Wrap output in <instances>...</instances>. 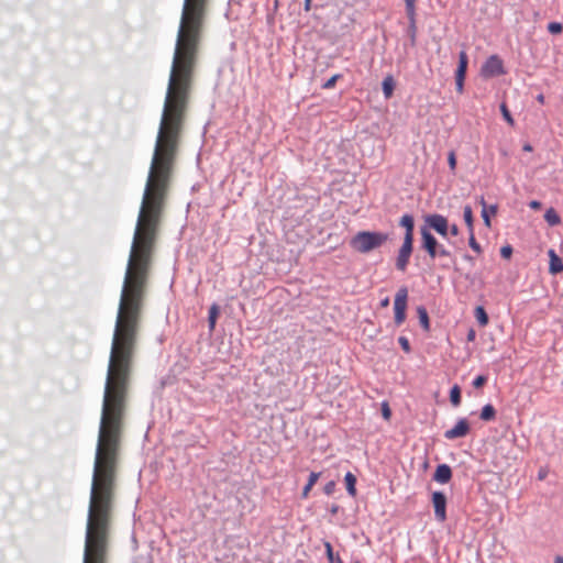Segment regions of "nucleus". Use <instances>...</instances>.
I'll return each instance as SVG.
<instances>
[{
  "instance_id": "nucleus-1",
  "label": "nucleus",
  "mask_w": 563,
  "mask_h": 563,
  "mask_svg": "<svg viewBox=\"0 0 563 563\" xmlns=\"http://www.w3.org/2000/svg\"><path fill=\"white\" fill-rule=\"evenodd\" d=\"M389 240L388 233L360 231L350 241L351 247L362 254L369 253L383 246Z\"/></svg>"
},
{
  "instance_id": "nucleus-2",
  "label": "nucleus",
  "mask_w": 563,
  "mask_h": 563,
  "mask_svg": "<svg viewBox=\"0 0 563 563\" xmlns=\"http://www.w3.org/2000/svg\"><path fill=\"white\" fill-rule=\"evenodd\" d=\"M506 74L504 62L498 55L489 56L481 68V76L493 78Z\"/></svg>"
},
{
  "instance_id": "nucleus-3",
  "label": "nucleus",
  "mask_w": 563,
  "mask_h": 563,
  "mask_svg": "<svg viewBox=\"0 0 563 563\" xmlns=\"http://www.w3.org/2000/svg\"><path fill=\"white\" fill-rule=\"evenodd\" d=\"M407 298H408L407 288L406 287L399 288L395 296V301H394L395 322L397 325H400L406 319Z\"/></svg>"
},
{
  "instance_id": "nucleus-4",
  "label": "nucleus",
  "mask_w": 563,
  "mask_h": 563,
  "mask_svg": "<svg viewBox=\"0 0 563 563\" xmlns=\"http://www.w3.org/2000/svg\"><path fill=\"white\" fill-rule=\"evenodd\" d=\"M413 249V238H404L401 247L399 249L396 260V267L400 272H405L409 264V260Z\"/></svg>"
},
{
  "instance_id": "nucleus-5",
  "label": "nucleus",
  "mask_w": 563,
  "mask_h": 563,
  "mask_svg": "<svg viewBox=\"0 0 563 563\" xmlns=\"http://www.w3.org/2000/svg\"><path fill=\"white\" fill-rule=\"evenodd\" d=\"M432 506L434 516L438 521L444 522L446 520V497L442 492H434L432 494Z\"/></svg>"
},
{
  "instance_id": "nucleus-6",
  "label": "nucleus",
  "mask_w": 563,
  "mask_h": 563,
  "mask_svg": "<svg viewBox=\"0 0 563 563\" xmlns=\"http://www.w3.org/2000/svg\"><path fill=\"white\" fill-rule=\"evenodd\" d=\"M426 223L442 236H448L449 222L445 217L439 213L426 217Z\"/></svg>"
},
{
  "instance_id": "nucleus-7",
  "label": "nucleus",
  "mask_w": 563,
  "mask_h": 563,
  "mask_svg": "<svg viewBox=\"0 0 563 563\" xmlns=\"http://www.w3.org/2000/svg\"><path fill=\"white\" fill-rule=\"evenodd\" d=\"M421 240H422V249L428 253V255L432 260L438 257L439 242L431 234V232L428 229H426V228L421 229Z\"/></svg>"
},
{
  "instance_id": "nucleus-8",
  "label": "nucleus",
  "mask_w": 563,
  "mask_h": 563,
  "mask_svg": "<svg viewBox=\"0 0 563 563\" xmlns=\"http://www.w3.org/2000/svg\"><path fill=\"white\" fill-rule=\"evenodd\" d=\"M470 432V424L466 419H460L456 424L450 429L446 430L444 433V437L448 440H454L459 438L465 437Z\"/></svg>"
},
{
  "instance_id": "nucleus-9",
  "label": "nucleus",
  "mask_w": 563,
  "mask_h": 563,
  "mask_svg": "<svg viewBox=\"0 0 563 563\" xmlns=\"http://www.w3.org/2000/svg\"><path fill=\"white\" fill-rule=\"evenodd\" d=\"M452 478V470L448 464L438 465L433 479L440 484H446Z\"/></svg>"
},
{
  "instance_id": "nucleus-10",
  "label": "nucleus",
  "mask_w": 563,
  "mask_h": 563,
  "mask_svg": "<svg viewBox=\"0 0 563 563\" xmlns=\"http://www.w3.org/2000/svg\"><path fill=\"white\" fill-rule=\"evenodd\" d=\"M548 255L550 258L549 263V273L552 275H556L563 272V262L561 257L555 253L553 249L548 251Z\"/></svg>"
},
{
  "instance_id": "nucleus-11",
  "label": "nucleus",
  "mask_w": 563,
  "mask_h": 563,
  "mask_svg": "<svg viewBox=\"0 0 563 563\" xmlns=\"http://www.w3.org/2000/svg\"><path fill=\"white\" fill-rule=\"evenodd\" d=\"M467 65H468L467 54L465 51H461L459 54V65H457L455 75L465 77L466 70H467Z\"/></svg>"
},
{
  "instance_id": "nucleus-12",
  "label": "nucleus",
  "mask_w": 563,
  "mask_h": 563,
  "mask_svg": "<svg viewBox=\"0 0 563 563\" xmlns=\"http://www.w3.org/2000/svg\"><path fill=\"white\" fill-rule=\"evenodd\" d=\"M400 225L406 229L405 238H413V218L410 214H404L400 219Z\"/></svg>"
},
{
  "instance_id": "nucleus-13",
  "label": "nucleus",
  "mask_w": 563,
  "mask_h": 563,
  "mask_svg": "<svg viewBox=\"0 0 563 563\" xmlns=\"http://www.w3.org/2000/svg\"><path fill=\"white\" fill-rule=\"evenodd\" d=\"M320 477V473H317V472H311L310 475H309V478H308V482L307 484L305 485L303 489H302V493H301V497L303 499L308 498L312 487L314 486V484L317 483V481L319 479Z\"/></svg>"
},
{
  "instance_id": "nucleus-14",
  "label": "nucleus",
  "mask_w": 563,
  "mask_h": 563,
  "mask_svg": "<svg viewBox=\"0 0 563 563\" xmlns=\"http://www.w3.org/2000/svg\"><path fill=\"white\" fill-rule=\"evenodd\" d=\"M382 88H383L385 98L389 99L393 96L394 89H395V81H394L393 76L388 75L384 78Z\"/></svg>"
},
{
  "instance_id": "nucleus-15",
  "label": "nucleus",
  "mask_w": 563,
  "mask_h": 563,
  "mask_svg": "<svg viewBox=\"0 0 563 563\" xmlns=\"http://www.w3.org/2000/svg\"><path fill=\"white\" fill-rule=\"evenodd\" d=\"M481 203L483 205L482 217H483L484 223H485V225L487 228H489L490 227V219H489L490 214H493V216L496 214L497 207L496 206H490L489 209H487L484 198H482Z\"/></svg>"
},
{
  "instance_id": "nucleus-16",
  "label": "nucleus",
  "mask_w": 563,
  "mask_h": 563,
  "mask_svg": "<svg viewBox=\"0 0 563 563\" xmlns=\"http://www.w3.org/2000/svg\"><path fill=\"white\" fill-rule=\"evenodd\" d=\"M544 219L549 225L554 227L561 223V218L554 208H549L544 213Z\"/></svg>"
},
{
  "instance_id": "nucleus-17",
  "label": "nucleus",
  "mask_w": 563,
  "mask_h": 563,
  "mask_svg": "<svg viewBox=\"0 0 563 563\" xmlns=\"http://www.w3.org/2000/svg\"><path fill=\"white\" fill-rule=\"evenodd\" d=\"M407 16L412 27L416 23V0H405Z\"/></svg>"
},
{
  "instance_id": "nucleus-18",
  "label": "nucleus",
  "mask_w": 563,
  "mask_h": 563,
  "mask_svg": "<svg viewBox=\"0 0 563 563\" xmlns=\"http://www.w3.org/2000/svg\"><path fill=\"white\" fill-rule=\"evenodd\" d=\"M344 481H345V485H346V490L347 493L354 497L356 495V477L351 473H346L345 477H344Z\"/></svg>"
},
{
  "instance_id": "nucleus-19",
  "label": "nucleus",
  "mask_w": 563,
  "mask_h": 563,
  "mask_svg": "<svg viewBox=\"0 0 563 563\" xmlns=\"http://www.w3.org/2000/svg\"><path fill=\"white\" fill-rule=\"evenodd\" d=\"M496 418V410L493 405L487 404L481 411V419L484 421H492Z\"/></svg>"
},
{
  "instance_id": "nucleus-20",
  "label": "nucleus",
  "mask_w": 563,
  "mask_h": 563,
  "mask_svg": "<svg viewBox=\"0 0 563 563\" xmlns=\"http://www.w3.org/2000/svg\"><path fill=\"white\" fill-rule=\"evenodd\" d=\"M463 218L467 225L468 232L472 233L474 231V219H473V210L471 206H465L463 209Z\"/></svg>"
},
{
  "instance_id": "nucleus-21",
  "label": "nucleus",
  "mask_w": 563,
  "mask_h": 563,
  "mask_svg": "<svg viewBox=\"0 0 563 563\" xmlns=\"http://www.w3.org/2000/svg\"><path fill=\"white\" fill-rule=\"evenodd\" d=\"M323 544L325 548L327 558L330 563H343V561L341 560V558L339 555H334L332 545L329 541H324Z\"/></svg>"
},
{
  "instance_id": "nucleus-22",
  "label": "nucleus",
  "mask_w": 563,
  "mask_h": 563,
  "mask_svg": "<svg viewBox=\"0 0 563 563\" xmlns=\"http://www.w3.org/2000/svg\"><path fill=\"white\" fill-rule=\"evenodd\" d=\"M450 400L453 406L457 407L461 404V388L459 385H454L450 391Z\"/></svg>"
},
{
  "instance_id": "nucleus-23",
  "label": "nucleus",
  "mask_w": 563,
  "mask_h": 563,
  "mask_svg": "<svg viewBox=\"0 0 563 563\" xmlns=\"http://www.w3.org/2000/svg\"><path fill=\"white\" fill-rule=\"evenodd\" d=\"M417 312H418V317H419V321H420L421 325L423 327L424 330L428 331L430 328V323H429V316H428L427 310L423 307H419L417 309Z\"/></svg>"
},
{
  "instance_id": "nucleus-24",
  "label": "nucleus",
  "mask_w": 563,
  "mask_h": 563,
  "mask_svg": "<svg viewBox=\"0 0 563 563\" xmlns=\"http://www.w3.org/2000/svg\"><path fill=\"white\" fill-rule=\"evenodd\" d=\"M475 318L478 321V323L483 327L488 323V316L485 309L481 306L476 307L475 309Z\"/></svg>"
},
{
  "instance_id": "nucleus-25",
  "label": "nucleus",
  "mask_w": 563,
  "mask_h": 563,
  "mask_svg": "<svg viewBox=\"0 0 563 563\" xmlns=\"http://www.w3.org/2000/svg\"><path fill=\"white\" fill-rule=\"evenodd\" d=\"M219 309L217 305H212L209 310V327L210 330H213L216 327L217 318H218Z\"/></svg>"
},
{
  "instance_id": "nucleus-26",
  "label": "nucleus",
  "mask_w": 563,
  "mask_h": 563,
  "mask_svg": "<svg viewBox=\"0 0 563 563\" xmlns=\"http://www.w3.org/2000/svg\"><path fill=\"white\" fill-rule=\"evenodd\" d=\"M548 31L554 35L561 34L563 32V24L560 22H551L548 24Z\"/></svg>"
},
{
  "instance_id": "nucleus-27",
  "label": "nucleus",
  "mask_w": 563,
  "mask_h": 563,
  "mask_svg": "<svg viewBox=\"0 0 563 563\" xmlns=\"http://www.w3.org/2000/svg\"><path fill=\"white\" fill-rule=\"evenodd\" d=\"M468 244H470L471 249L473 251H475L476 253H481L482 252V247H481L479 243L475 239L474 231H472V233H470Z\"/></svg>"
},
{
  "instance_id": "nucleus-28",
  "label": "nucleus",
  "mask_w": 563,
  "mask_h": 563,
  "mask_svg": "<svg viewBox=\"0 0 563 563\" xmlns=\"http://www.w3.org/2000/svg\"><path fill=\"white\" fill-rule=\"evenodd\" d=\"M500 111L503 113L504 119L510 124L514 125L515 121L505 103L500 106Z\"/></svg>"
},
{
  "instance_id": "nucleus-29",
  "label": "nucleus",
  "mask_w": 563,
  "mask_h": 563,
  "mask_svg": "<svg viewBox=\"0 0 563 563\" xmlns=\"http://www.w3.org/2000/svg\"><path fill=\"white\" fill-rule=\"evenodd\" d=\"M512 246L507 244V245H504L501 249H500V255L501 257L506 258V260H509L512 255Z\"/></svg>"
},
{
  "instance_id": "nucleus-30",
  "label": "nucleus",
  "mask_w": 563,
  "mask_h": 563,
  "mask_svg": "<svg viewBox=\"0 0 563 563\" xmlns=\"http://www.w3.org/2000/svg\"><path fill=\"white\" fill-rule=\"evenodd\" d=\"M382 416L385 420H389L391 417V410L386 401L382 404Z\"/></svg>"
},
{
  "instance_id": "nucleus-31",
  "label": "nucleus",
  "mask_w": 563,
  "mask_h": 563,
  "mask_svg": "<svg viewBox=\"0 0 563 563\" xmlns=\"http://www.w3.org/2000/svg\"><path fill=\"white\" fill-rule=\"evenodd\" d=\"M464 80L465 77L455 75V87L459 93H462L464 90Z\"/></svg>"
},
{
  "instance_id": "nucleus-32",
  "label": "nucleus",
  "mask_w": 563,
  "mask_h": 563,
  "mask_svg": "<svg viewBox=\"0 0 563 563\" xmlns=\"http://www.w3.org/2000/svg\"><path fill=\"white\" fill-rule=\"evenodd\" d=\"M340 78V75H333L331 78H329L324 84H323V88L324 89H331L335 86V82L336 80Z\"/></svg>"
},
{
  "instance_id": "nucleus-33",
  "label": "nucleus",
  "mask_w": 563,
  "mask_h": 563,
  "mask_svg": "<svg viewBox=\"0 0 563 563\" xmlns=\"http://www.w3.org/2000/svg\"><path fill=\"white\" fill-rule=\"evenodd\" d=\"M487 382V377L484 376V375H479L477 376L474 380H473V386L475 388H481L483 387Z\"/></svg>"
},
{
  "instance_id": "nucleus-34",
  "label": "nucleus",
  "mask_w": 563,
  "mask_h": 563,
  "mask_svg": "<svg viewBox=\"0 0 563 563\" xmlns=\"http://www.w3.org/2000/svg\"><path fill=\"white\" fill-rule=\"evenodd\" d=\"M398 342L400 344V346L402 347V350L406 352V353H409L410 352V344H409V341L406 336H400L398 339Z\"/></svg>"
},
{
  "instance_id": "nucleus-35",
  "label": "nucleus",
  "mask_w": 563,
  "mask_h": 563,
  "mask_svg": "<svg viewBox=\"0 0 563 563\" xmlns=\"http://www.w3.org/2000/svg\"><path fill=\"white\" fill-rule=\"evenodd\" d=\"M438 256H440V257H451L452 254L443 245L439 244V246H438Z\"/></svg>"
},
{
  "instance_id": "nucleus-36",
  "label": "nucleus",
  "mask_w": 563,
  "mask_h": 563,
  "mask_svg": "<svg viewBox=\"0 0 563 563\" xmlns=\"http://www.w3.org/2000/svg\"><path fill=\"white\" fill-rule=\"evenodd\" d=\"M448 161H449V166H450L451 170H454L456 167V157H455L454 152H451L449 154Z\"/></svg>"
},
{
  "instance_id": "nucleus-37",
  "label": "nucleus",
  "mask_w": 563,
  "mask_h": 563,
  "mask_svg": "<svg viewBox=\"0 0 563 563\" xmlns=\"http://www.w3.org/2000/svg\"><path fill=\"white\" fill-rule=\"evenodd\" d=\"M334 489H335V483L332 481L329 482L328 484H325V486H324V493L327 495L333 494Z\"/></svg>"
},
{
  "instance_id": "nucleus-38",
  "label": "nucleus",
  "mask_w": 563,
  "mask_h": 563,
  "mask_svg": "<svg viewBox=\"0 0 563 563\" xmlns=\"http://www.w3.org/2000/svg\"><path fill=\"white\" fill-rule=\"evenodd\" d=\"M449 230L452 236H457L460 233V230L456 224L449 225Z\"/></svg>"
},
{
  "instance_id": "nucleus-39",
  "label": "nucleus",
  "mask_w": 563,
  "mask_h": 563,
  "mask_svg": "<svg viewBox=\"0 0 563 563\" xmlns=\"http://www.w3.org/2000/svg\"><path fill=\"white\" fill-rule=\"evenodd\" d=\"M541 202L538 200H532L529 202V207L533 210H539L541 208Z\"/></svg>"
},
{
  "instance_id": "nucleus-40",
  "label": "nucleus",
  "mask_w": 563,
  "mask_h": 563,
  "mask_svg": "<svg viewBox=\"0 0 563 563\" xmlns=\"http://www.w3.org/2000/svg\"><path fill=\"white\" fill-rule=\"evenodd\" d=\"M547 473H548V472H547L545 470L541 468V470L539 471V473H538V478H539L540 481H543V479L547 477Z\"/></svg>"
},
{
  "instance_id": "nucleus-41",
  "label": "nucleus",
  "mask_w": 563,
  "mask_h": 563,
  "mask_svg": "<svg viewBox=\"0 0 563 563\" xmlns=\"http://www.w3.org/2000/svg\"><path fill=\"white\" fill-rule=\"evenodd\" d=\"M312 0H305V10L310 11Z\"/></svg>"
},
{
  "instance_id": "nucleus-42",
  "label": "nucleus",
  "mask_w": 563,
  "mask_h": 563,
  "mask_svg": "<svg viewBox=\"0 0 563 563\" xmlns=\"http://www.w3.org/2000/svg\"><path fill=\"white\" fill-rule=\"evenodd\" d=\"M475 339V331L472 329L467 334V340L473 341Z\"/></svg>"
},
{
  "instance_id": "nucleus-43",
  "label": "nucleus",
  "mask_w": 563,
  "mask_h": 563,
  "mask_svg": "<svg viewBox=\"0 0 563 563\" xmlns=\"http://www.w3.org/2000/svg\"><path fill=\"white\" fill-rule=\"evenodd\" d=\"M537 100H538V102H540L541 104H543V103H544V96H543L542 93L538 95V96H537Z\"/></svg>"
},
{
  "instance_id": "nucleus-44",
  "label": "nucleus",
  "mask_w": 563,
  "mask_h": 563,
  "mask_svg": "<svg viewBox=\"0 0 563 563\" xmlns=\"http://www.w3.org/2000/svg\"><path fill=\"white\" fill-rule=\"evenodd\" d=\"M523 151L531 152L532 151V146L530 144H525L523 145Z\"/></svg>"
},
{
  "instance_id": "nucleus-45",
  "label": "nucleus",
  "mask_w": 563,
  "mask_h": 563,
  "mask_svg": "<svg viewBox=\"0 0 563 563\" xmlns=\"http://www.w3.org/2000/svg\"><path fill=\"white\" fill-rule=\"evenodd\" d=\"M389 305V299L388 298H385L383 301H382V306L383 307H387Z\"/></svg>"
},
{
  "instance_id": "nucleus-46",
  "label": "nucleus",
  "mask_w": 563,
  "mask_h": 563,
  "mask_svg": "<svg viewBox=\"0 0 563 563\" xmlns=\"http://www.w3.org/2000/svg\"><path fill=\"white\" fill-rule=\"evenodd\" d=\"M554 563H563V558L562 556H556L555 560H554Z\"/></svg>"
},
{
  "instance_id": "nucleus-47",
  "label": "nucleus",
  "mask_w": 563,
  "mask_h": 563,
  "mask_svg": "<svg viewBox=\"0 0 563 563\" xmlns=\"http://www.w3.org/2000/svg\"><path fill=\"white\" fill-rule=\"evenodd\" d=\"M354 563H360L358 561L354 562Z\"/></svg>"
}]
</instances>
